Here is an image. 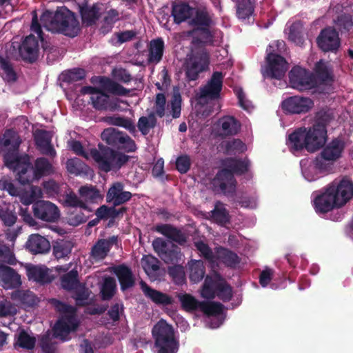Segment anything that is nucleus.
<instances>
[{
  "instance_id": "nucleus-1",
  "label": "nucleus",
  "mask_w": 353,
  "mask_h": 353,
  "mask_svg": "<svg viewBox=\"0 0 353 353\" xmlns=\"http://www.w3.org/2000/svg\"><path fill=\"white\" fill-rule=\"evenodd\" d=\"M20 143L18 134L12 130L6 131L1 140V149L5 152V163L17 173L21 184L32 183L53 172L52 165L44 158L37 159L34 168H30L29 157H19L17 154Z\"/></svg>"
},
{
  "instance_id": "nucleus-2",
  "label": "nucleus",
  "mask_w": 353,
  "mask_h": 353,
  "mask_svg": "<svg viewBox=\"0 0 353 353\" xmlns=\"http://www.w3.org/2000/svg\"><path fill=\"white\" fill-rule=\"evenodd\" d=\"M353 198V181L348 177L336 179L314 199L318 212H327L344 206Z\"/></svg>"
},
{
  "instance_id": "nucleus-3",
  "label": "nucleus",
  "mask_w": 353,
  "mask_h": 353,
  "mask_svg": "<svg viewBox=\"0 0 353 353\" xmlns=\"http://www.w3.org/2000/svg\"><path fill=\"white\" fill-rule=\"evenodd\" d=\"M68 147L75 154L88 160L93 159L98 168L105 172L119 169L128 159L126 155L107 146L99 145V149L86 151L79 141H70Z\"/></svg>"
},
{
  "instance_id": "nucleus-4",
  "label": "nucleus",
  "mask_w": 353,
  "mask_h": 353,
  "mask_svg": "<svg viewBox=\"0 0 353 353\" xmlns=\"http://www.w3.org/2000/svg\"><path fill=\"white\" fill-rule=\"evenodd\" d=\"M326 139L327 130L325 125L316 124L312 128H301L295 130L289 135L287 145L292 152L303 148L314 152L324 145Z\"/></svg>"
},
{
  "instance_id": "nucleus-5",
  "label": "nucleus",
  "mask_w": 353,
  "mask_h": 353,
  "mask_svg": "<svg viewBox=\"0 0 353 353\" xmlns=\"http://www.w3.org/2000/svg\"><path fill=\"white\" fill-rule=\"evenodd\" d=\"M81 92L83 94L91 95L90 99L96 109L114 111L121 110L119 103L123 102L119 100L110 101L108 96L104 92H107L117 95H126L129 91L108 78L100 77L98 88L90 86L84 87Z\"/></svg>"
},
{
  "instance_id": "nucleus-6",
  "label": "nucleus",
  "mask_w": 353,
  "mask_h": 353,
  "mask_svg": "<svg viewBox=\"0 0 353 353\" xmlns=\"http://www.w3.org/2000/svg\"><path fill=\"white\" fill-rule=\"evenodd\" d=\"M43 26L48 31L61 32L74 37L79 32V23L74 15L66 8H61L55 13L46 11L41 17Z\"/></svg>"
},
{
  "instance_id": "nucleus-7",
  "label": "nucleus",
  "mask_w": 353,
  "mask_h": 353,
  "mask_svg": "<svg viewBox=\"0 0 353 353\" xmlns=\"http://www.w3.org/2000/svg\"><path fill=\"white\" fill-rule=\"evenodd\" d=\"M178 298L182 307L187 311L194 310L201 307L202 311L208 316L205 322L209 327L217 328L222 324L224 318L221 304L217 303H201L194 296L185 293L179 294Z\"/></svg>"
},
{
  "instance_id": "nucleus-8",
  "label": "nucleus",
  "mask_w": 353,
  "mask_h": 353,
  "mask_svg": "<svg viewBox=\"0 0 353 353\" xmlns=\"http://www.w3.org/2000/svg\"><path fill=\"white\" fill-rule=\"evenodd\" d=\"M225 169L219 172L213 180L214 188H219L224 193H229L234 190L235 181L233 174H243L248 170L249 162L248 161H239L234 159H227L223 163Z\"/></svg>"
},
{
  "instance_id": "nucleus-9",
  "label": "nucleus",
  "mask_w": 353,
  "mask_h": 353,
  "mask_svg": "<svg viewBox=\"0 0 353 353\" xmlns=\"http://www.w3.org/2000/svg\"><path fill=\"white\" fill-rule=\"evenodd\" d=\"M52 303L61 317L54 327V336L63 341L68 340L70 334L74 332L79 325L74 307L68 306L57 300H52Z\"/></svg>"
},
{
  "instance_id": "nucleus-10",
  "label": "nucleus",
  "mask_w": 353,
  "mask_h": 353,
  "mask_svg": "<svg viewBox=\"0 0 353 353\" xmlns=\"http://www.w3.org/2000/svg\"><path fill=\"white\" fill-rule=\"evenodd\" d=\"M157 353H176L179 341L175 337L172 327L163 319L160 320L152 329Z\"/></svg>"
},
{
  "instance_id": "nucleus-11",
  "label": "nucleus",
  "mask_w": 353,
  "mask_h": 353,
  "mask_svg": "<svg viewBox=\"0 0 353 353\" xmlns=\"http://www.w3.org/2000/svg\"><path fill=\"white\" fill-rule=\"evenodd\" d=\"M223 78V76L221 72H215L207 84L201 89L199 94H197L198 103L195 105L198 116L201 115L202 117L209 114V112L205 113V110H202L203 106L201 103L205 99H214L219 97L222 88Z\"/></svg>"
},
{
  "instance_id": "nucleus-12",
  "label": "nucleus",
  "mask_w": 353,
  "mask_h": 353,
  "mask_svg": "<svg viewBox=\"0 0 353 353\" xmlns=\"http://www.w3.org/2000/svg\"><path fill=\"white\" fill-rule=\"evenodd\" d=\"M194 14H195V17L190 21V23L197 26L198 29L203 30L204 34H208V32H205L204 27L208 26L210 21L205 12H199L187 4L176 5L173 8L172 15L177 23L185 21Z\"/></svg>"
},
{
  "instance_id": "nucleus-13",
  "label": "nucleus",
  "mask_w": 353,
  "mask_h": 353,
  "mask_svg": "<svg viewBox=\"0 0 353 353\" xmlns=\"http://www.w3.org/2000/svg\"><path fill=\"white\" fill-rule=\"evenodd\" d=\"M209 63V54L205 49L193 50L188 56L185 65L188 79L189 80L196 79L199 73L208 69Z\"/></svg>"
},
{
  "instance_id": "nucleus-14",
  "label": "nucleus",
  "mask_w": 353,
  "mask_h": 353,
  "mask_svg": "<svg viewBox=\"0 0 353 353\" xmlns=\"http://www.w3.org/2000/svg\"><path fill=\"white\" fill-rule=\"evenodd\" d=\"M273 48L270 45L267 48L266 64L261 68V72L264 77L280 79L284 77L288 65L283 57L272 52Z\"/></svg>"
},
{
  "instance_id": "nucleus-15",
  "label": "nucleus",
  "mask_w": 353,
  "mask_h": 353,
  "mask_svg": "<svg viewBox=\"0 0 353 353\" xmlns=\"http://www.w3.org/2000/svg\"><path fill=\"white\" fill-rule=\"evenodd\" d=\"M216 293L221 299L228 301L232 296V290L219 275L207 276L201 291V296L213 299Z\"/></svg>"
},
{
  "instance_id": "nucleus-16",
  "label": "nucleus",
  "mask_w": 353,
  "mask_h": 353,
  "mask_svg": "<svg viewBox=\"0 0 353 353\" xmlns=\"http://www.w3.org/2000/svg\"><path fill=\"white\" fill-rule=\"evenodd\" d=\"M31 30L37 34V37L32 34L26 37L19 48L21 56L29 61L37 59L39 51L38 39H42L41 27L37 22V16L32 19Z\"/></svg>"
},
{
  "instance_id": "nucleus-17",
  "label": "nucleus",
  "mask_w": 353,
  "mask_h": 353,
  "mask_svg": "<svg viewBox=\"0 0 353 353\" xmlns=\"http://www.w3.org/2000/svg\"><path fill=\"white\" fill-rule=\"evenodd\" d=\"M301 166L302 174L308 181H314L332 171L331 164L319 158L311 161L303 159Z\"/></svg>"
},
{
  "instance_id": "nucleus-18",
  "label": "nucleus",
  "mask_w": 353,
  "mask_h": 353,
  "mask_svg": "<svg viewBox=\"0 0 353 353\" xmlns=\"http://www.w3.org/2000/svg\"><path fill=\"white\" fill-rule=\"evenodd\" d=\"M0 190H6L11 196H19L24 205H30L42 196L41 190L38 187L30 186L19 190L6 179L0 180Z\"/></svg>"
},
{
  "instance_id": "nucleus-19",
  "label": "nucleus",
  "mask_w": 353,
  "mask_h": 353,
  "mask_svg": "<svg viewBox=\"0 0 353 353\" xmlns=\"http://www.w3.org/2000/svg\"><path fill=\"white\" fill-rule=\"evenodd\" d=\"M289 75L290 85L294 89L302 91L309 90L315 85L313 75L299 66L293 68Z\"/></svg>"
},
{
  "instance_id": "nucleus-20",
  "label": "nucleus",
  "mask_w": 353,
  "mask_h": 353,
  "mask_svg": "<svg viewBox=\"0 0 353 353\" xmlns=\"http://www.w3.org/2000/svg\"><path fill=\"white\" fill-rule=\"evenodd\" d=\"M77 270H72L68 274L63 276L61 279V285L63 288L68 290H75L77 294L75 299L78 304H85V300L88 298V292L85 290L84 287L78 283Z\"/></svg>"
},
{
  "instance_id": "nucleus-21",
  "label": "nucleus",
  "mask_w": 353,
  "mask_h": 353,
  "mask_svg": "<svg viewBox=\"0 0 353 353\" xmlns=\"http://www.w3.org/2000/svg\"><path fill=\"white\" fill-rule=\"evenodd\" d=\"M152 245L155 252L165 263L177 261L181 256L176 245L170 242H165L161 238L154 239Z\"/></svg>"
},
{
  "instance_id": "nucleus-22",
  "label": "nucleus",
  "mask_w": 353,
  "mask_h": 353,
  "mask_svg": "<svg viewBox=\"0 0 353 353\" xmlns=\"http://www.w3.org/2000/svg\"><path fill=\"white\" fill-rule=\"evenodd\" d=\"M316 42L324 52H336L340 47L338 32L332 28L323 29L317 37Z\"/></svg>"
},
{
  "instance_id": "nucleus-23",
  "label": "nucleus",
  "mask_w": 353,
  "mask_h": 353,
  "mask_svg": "<svg viewBox=\"0 0 353 353\" xmlns=\"http://www.w3.org/2000/svg\"><path fill=\"white\" fill-rule=\"evenodd\" d=\"M313 101L301 96L291 97L282 103L283 110L291 114H301L308 112L313 107Z\"/></svg>"
},
{
  "instance_id": "nucleus-24",
  "label": "nucleus",
  "mask_w": 353,
  "mask_h": 353,
  "mask_svg": "<svg viewBox=\"0 0 353 353\" xmlns=\"http://www.w3.org/2000/svg\"><path fill=\"white\" fill-rule=\"evenodd\" d=\"M101 138L108 144H121L128 151H134L136 148L134 142L129 137L113 128L104 130L101 133Z\"/></svg>"
},
{
  "instance_id": "nucleus-25",
  "label": "nucleus",
  "mask_w": 353,
  "mask_h": 353,
  "mask_svg": "<svg viewBox=\"0 0 353 353\" xmlns=\"http://www.w3.org/2000/svg\"><path fill=\"white\" fill-rule=\"evenodd\" d=\"M34 214L36 217L45 221L53 222L59 217L57 207L49 201H40L33 205Z\"/></svg>"
},
{
  "instance_id": "nucleus-26",
  "label": "nucleus",
  "mask_w": 353,
  "mask_h": 353,
  "mask_svg": "<svg viewBox=\"0 0 353 353\" xmlns=\"http://www.w3.org/2000/svg\"><path fill=\"white\" fill-rule=\"evenodd\" d=\"M343 148V142L339 139H334L326 145L323 149L319 159L326 163H330L332 168V163L341 157Z\"/></svg>"
},
{
  "instance_id": "nucleus-27",
  "label": "nucleus",
  "mask_w": 353,
  "mask_h": 353,
  "mask_svg": "<svg viewBox=\"0 0 353 353\" xmlns=\"http://www.w3.org/2000/svg\"><path fill=\"white\" fill-rule=\"evenodd\" d=\"M0 283L5 289L19 288L21 285L20 275L10 267L0 266Z\"/></svg>"
},
{
  "instance_id": "nucleus-28",
  "label": "nucleus",
  "mask_w": 353,
  "mask_h": 353,
  "mask_svg": "<svg viewBox=\"0 0 353 353\" xmlns=\"http://www.w3.org/2000/svg\"><path fill=\"white\" fill-rule=\"evenodd\" d=\"M26 248L32 254H44L50 250V243L44 236L33 234L28 237Z\"/></svg>"
},
{
  "instance_id": "nucleus-29",
  "label": "nucleus",
  "mask_w": 353,
  "mask_h": 353,
  "mask_svg": "<svg viewBox=\"0 0 353 353\" xmlns=\"http://www.w3.org/2000/svg\"><path fill=\"white\" fill-rule=\"evenodd\" d=\"M123 186L120 183H116L109 189L107 194V201L112 202L114 205H120L131 198L130 192H123Z\"/></svg>"
},
{
  "instance_id": "nucleus-30",
  "label": "nucleus",
  "mask_w": 353,
  "mask_h": 353,
  "mask_svg": "<svg viewBox=\"0 0 353 353\" xmlns=\"http://www.w3.org/2000/svg\"><path fill=\"white\" fill-rule=\"evenodd\" d=\"M159 260L151 255L144 256L141 259V266L151 281L157 280L159 276Z\"/></svg>"
},
{
  "instance_id": "nucleus-31",
  "label": "nucleus",
  "mask_w": 353,
  "mask_h": 353,
  "mask_svg": "<svg viewBox=\"0 0 353 353\" xmlns=\"http://www.w3.org/2000/svg\"><path fill=\"white\" fill-rule=\"evenodd\" d=\"M35 141L37 146L43 154L54 156L55 152L50 145L51 134L44 130H36L34 132Z\"/></svg>"
},
{
  "instance_id": "nucleus-32",
  "label": "nucleus",
  "mask_w": 353,
  "mask_h": 353,
  "mask_svg": "<svg viewBox=\"0 0 353 353\" xmlns=\"http://www.w3.org/2000/svg\"><path fill=\"white\" fill-rule=\"evenodd\" d=\"M26 273L30 280L39 283H48L51 281L48 270L45 266L27 265Z\"/></svg>"
},
{
  "instance_id": "nucleus-33",
  "label": "nucleus",
  "mask_w": 353,
  "mask_h": 353,
  "mask_svg": "<svg viewBox=\"0 0 353 353\" xmlns=\"http://www.w3.org/2000/svg\"><path fill=\"white\" fill-rule=\"evenodd\" d=\"M154 230L157 232L180 244H182L186 240V236L180 230H178L170 225H158L155 227Z\"/></svg>"
},
{
  "instance_id": "nucleus-34",
  "label": "nucleus",
  "mask_w": 353,
  "mask_h": 353,
  "mask_svg": "<svg viewBox=\"0 0 353 353\" xmlns=\"http://www.w3.org/2000/svg\"><path fill=\"white\" fill-rule=\"evenodd\" d=\"M116 241V238L112 237L110 239L99 240L92 248V256L95 260L104 259L110 250L111 245Z\"/></svg>"
},
{
  "instance_id": "nucleus-35",
  "label": "nucleus",
  "mask_w": 353,
  "mask_h": 353,
  "mask_svg": "<svg viewBox=\"0 0 353 353\" xmlns=\"http://www.w3.org/2000/svg\"><path fill=\"white\" fill-rule=\"evenodd\" d=\"M144 294L157 304L168 305L172 303L170 297L165 294L150 288L143 281L140 282Z\"/></svg>"
},
{
  "instance_id": "nucleus-36",
  "label": "nucleus",
  "mask_w": 353,
  "mask_h": 353,
  "mask_svg": "<svg viewBox=\"0 0 353 353\" xmlns=\"http://www.w3.org/2000/svg\"><path fill=\"white\" fill-rule=\"evenodd\" d=\"M104 10V6L99 3L82 10L81 16L83 23L88 26L94 23Z\"/></svg>"
},
{
  "instance_id": "nucleus-37",
  "label": "nucleus",
  "mask_w": 353,
  "mask_h": 353,
  "mask_svg": "<svg viewBox=\"0 0 353 353\" xmlns=\"http://www.w3.org/2000/svg\"><path fill=\"white\" fill-rule=\"evenodd\" d=\"M114 272L120 281L122 290H124L133 285L134 279L128 268L124 265H120L115 267Z\"/></svg>"
},
{
  "instance_id": "nucleus-38",
  "label": "nucleus",
  "mask_w": 353,
  "mask_h": 353,
  "mask_svg": "<svg viewBox=\"0 0 353 353\" xmlns=\"http://www.w3.org/2000/svg\"><path fill=\"white\" fill-rule=\"evenodd\" d=\"M221 132L223 135H232L236 134L240 129V124L232 117H225L220 119Z\"/></svg>"
},
{
  "instance_id": "nucleus-39",
  "label": "nucleus",
  "mask_w": 353,
  "mask_h": 353,
  "mask_svg": "<svg viewBox=\"0 0 353 353\" xmlns=\"http://www.w3.org/2000/svg\"><path fill=\"white\" fill-rule=\"evenodd\" d=\"M66 168L70 174L75 175L88 174L90 172L89 167L77 158L68 160Z\"/></svg>"
},
{
  "instance_id": "nucleus-40",
  "label": "nucleus",
  "mask_w": 353,
  "mask_h": 353,
  "mask_svg": "<svg viewBox=\"0 0 353 353\" xmlns=\"http://www.w3.org/2000/svg\"><path fill=\"white\" fill-rule=\"evenodd\" d=\"M189 276L193 283H198L203 278L205 270L201 261H191L189 263Z\"/></svg>"
},
{
  "instance_id": "nucleus-41",
  "label": "nucleus",
  "mask_w": 353,
  "mask_h": 353,
  "mask_svg": "<svg viewBox=\"0 0 353 353\" xmlns=\"http://www.w3.org/2000/svg\"><path fill=\"white\" fill-rule=\"evenodd\" d=\"M79 194L82 201L86 203H96L102 199L98 190L92 186H83L79 189Z\"/></svg>"
},
{
  "instance_id": "nucleus-42",
  "label": "nucleus",
  "mask_w": 353,
  "mask_h": 353,
  "mask_svg": "<svg viewBox=\"0 0 353 353\" xmlns=\"http://www.w3.org/2000/svg\"><path fill=\"white\" fill-rule=\"evenodd\" d=\"M163 41L160 39L153 40L150 45L149 61L158 63L163 55Z\"/></svg>"
},
{
  "instance_id": "nucleus-43",
  "label": "nucleus",
  "mask_w": 353,
  "mask_h": 353,
  "mask_svg": "<svg viewBox=\"0 0 353 353\" xmlns=\"http://www.w3.org/2000/svg\"><path fill=\"white\" fill-rule=\"evenodd\" d=\"M301 29L302 26L299 22L290 24L288 23L285 30V33L288 35L290 40L296 44H301L302 43Z\"/></svg>"
},
{
  "instance_id": "nucleus-44",
  "label": "nucleus",
  "mask_w": 353,
  "mask_h": 353,
  "mask_svg": "<svg viewBox=\"0 0 353 353\" xmlns=\"http://www.w3.org/2000/svg\"><path fill=\"white\" fill-rule=\"evenodd\" d=\"M72 248V243L70 241H57L53 247V254L58 259H63L70 254Z\"/></svg>"
},
{
  "instance_id": "nucleus-45",
  "label": "nucleus",
  "mask_w": 353,
  "mask_h": 353,
  "mask_svg": "<svg viewBox=\"0 0 353 353\" xmlns=\"http://www.w3.org/2000/svg\"><path fill=\"white\" fill-rule=\"evenodd\" d=\"M216 257L219 260L223 261L229 266H232L239 262L238 256L222 248H217L216 251Z\"/></svg>"
},
{
  "instance_id": "nucleus-46",
  "label": "nucleus",
  "mask_w": 353,
  "mask_h": 353,
  "mask_svg": "<svg viewBox=\"0 0 353 353\" xmlns=\"http://www.w3.org/2000/svg\"><path fill=\"white\" fill-rule=\"evenodd\" d=\"M253 5L251 0H238L236 14L241 19H245L252 15Z\"/></svg>"
},
{
  "instance_id": "nucleus-47",
  "label": "nucleus",
  "mask_w": 353,
  "mask_h": 353,
  "mask_svg": "<svg viewBox=\"0 0 353 353\" xmlns=\"http://www.w3.org/2000/svg\"><path fill=\"white\" fill-rule=\"evenodd\" d=\"M34 344L35 339L31 336L24 330H21L19 332L18 335L16 336V346L28 350H31L34 347Z\"/></svg>"
},
{
  "instance_id": "nucleus-48",
  "label": "nucleus",
  "mask_w": 353,
  "mask_h": 353,
  "mask_svg": "<svg viewBox=\"0 0 353 353\" xmlns=\"http://www.w3.org/2000/svg\"><path fill=\"white\" fill-rule=\"evenodd\" d=\"M12 298L29 306L34 305L39 301L34 294L28 290L17 291L12 294Z\"/></svg>"
},
{
  "instance_id": "nucleus-49",
  "label": "nucleus",
  "mask_w": 353,
  "mask_h": 353,
  "mask_svg": "<svg viewBox=\"0 0 353 353\" xmlns=\"http://www.w3.org/2000/svg\"><path fill=\"white\" fill-rule=\"evenodd\" d=\"M315 72L322 81H329L332 78V70L328 63L321 60L316 63Z\"/></svg>"
},
{
  "instance_id": "nucleus-50",
  "label": "nucleus",
  "mask_w": 353,
  "mask_h": 353,
  "mask_svg": "<svg viewBox=\"0 0 353 353\" xmlns=\"http://www.w3.org/2000/svg\"><path fill=\"white\" fill-rule=\"evenodd\" d=\"M116 281L113 278L105 277L101 287V292L104 299H110L114 294Z\"/></svg>"
},
{
  "instance_id": "nucleus-51",
  "label": "nucleus",
  "mask_w": 353,
  "mask_h": 353,
  "mask_svg": "<svg viewBox=\"0 0 353 353\" xmlns=\"http://www.w3.org/2000/svg\"><path fill=\"white\" fill-rule=\"evenodd\" d=\"M212 212L213 219L220 223L224 224L228 221V214L222 203H217Z\"/></svg>"
},
{
  "instance_id": "nucleus-52",
  "label": "nucleus",
  "mask_w": 353,
  "mask_h": 353,
  "mask_svg": "<svg viewBox=\"0 0 353 353\" xmlns=\"http://www.w3.org/2000/svg\"><path fill=\"white\" fill-rule=\"evenodd\" d=\"M181 98L178 88H174L173 90V97L171 101V108L172 117L178 118L181 114Z\"/></svg>"
},
{
  "instance_id": "nucleus-53",
  "label": "nucleus",
  "mask_w": 353,
  "mask_h": 353,
  "mask_svg": "<svg viewBox=\"0 0 353 353\" xmlns=\"http://www.w3.org/2000/svg\"><path fill=\"white\" fill-rule=\"evenodd\" d=\"M65 203L68 206L72 207H79L81 208L87 210L89 212L92 211V209L89 208L85 202L80 198L79 199L74 194L70 193L66 195L65 199Z\"/></svg>"
},
{
  "instance_id": "nucleus-54",
  "label": "nucleus",
  "mask_w": 353,
  "mask_h": 353,
  "mask_svg": "<svg viewBox=\"0 0 353 353\" xmlns=\"http://www.w3.org/2000/svg\"><path fill=\"white\" fill-rule=\"evenodd\" d=\"M154 123L155 119L153 116H149L148 117H143L139 119L138 128L143 134H146L148 133L150 129L154 127Z\"/></svg>"
},
{
  "instance_id": "nucleus-55",
  "label": "nucleus",
  "mask_w": 353,
  "mask_h": 353,
  "mask_svg": "<svg viewBox=\"0 0 353 353\" xmlns=\"http://www.w3.org/2000/svg\"><path fill=\"white\" fill-rule=\"evenodd\" d=\"M169 274L176 284H181L185 281L184 270L181 265H175L170 268Z\"/></svg>"
},
{
  "instance_id": "nucleus-56",
  "label": "nucleus",
  "mask_w": 353,
  "mask_h": 353,
  "mask_svg": "<svg viewBox=\"0 0 353 353\" xmlns=\"http://www.w3.org/2000/svg\"><path fill=\"white\" fill-rule=\"evenodd\" d=\"M108 123L112 125L123 127L130 132H134L135 130L134 125L130 120L121 117H110L108 118Z\"/></svg>"
},
{
  "instance_id": "nucleus-57",
  "label": "nucleus",
  "mask_w": 353,
  "mask_h": 353,
  "mask_svg": "<svg viewBox=\"0 0 353 353\" xmlns=\"http://www.w3.org/2000/svg\"><path fill=\"white\" fill-rule=\"evenodd\" d=\"M119 212L114 208H108L102 205L97 209L96 215L99 219L114 218L119 214Z\"/></svg>"
},
{
  "instance_id": "nucleus-58",
  "label": "nucleus",
  "mask_w": 353,
  "mask_h": 353,
  "mask_svg": "<svg viewBox=\"0 0 353 353\" xmlns=\"http://www.w3.org/2000/svg\"><path fill=\"white\" fill-rule=\"evenodd\" d=\"M14 261L15 259L10 248L0 243V263L13 264Z\"/></svg>"
},
{
  "instance_id": "nucleus-59",
  "label": "nucleus",
  "mask_w": 353,
  "mask_h": 353,
  "mask_svg": "<svg viewBox=\"0 0 353 353\" xmlns=\"http://www.w3.org/2000/svg\"><path fill=\"white\" fill-rule=\"evenodd\" d=\"M247 150L246 145L240 140H232L226 143L227 152H243Z\"/></svg>"
},
{
  "instance_id": "nucleus-60",
  "label": "nucleus",
  "mask_w": 353,
  "mask_h": 353,
  "mask_svg": "<svg viewBox=\"0 0 353 353\" xmlns=\"http://www.w3.org/2000/svg\"><path fill=\"white\" fill-rule=\"evenodd\" d=\"M2 70V77L7 81H13L16 79V74L10 65L3 59L0 60Z\"/></svg>"
},
{
  "instance_id": "nucleus-61",
  "label": "nucleus",
  "mask_w": 353,
  "mask_h": 353,
  "mask_svg": "<svg viewBox=\"0 0 353 353\" xmlns=\"http://www.w3.org/2000/svg\"><path fill=\"white\" fill-rule=\"evenodd\" d=\"M235 93L239 99L240 105L245 110L250 111L253 108L252 103L246 99L245 94L241 88H236Z\"/></svg>"
},
{
  "instance_id": "nucleus-62",
  "label": "nucleus",
  "mask_w": 353,
  "mask_h": 353,
  "mask_svg": "<svg viewBox=\"0 0 353 353\" xmlns=\"http://www.w3.org/2000/svg\"><path fill=\"white\" fill-rule=\"evenodd\" d=\"M17 313V307L9 301L0 303V316H6L14 315Z\"/></svg>"
},
{
  "instance_id": "nucleus-63",
  "label": "nucleus",
  "mask_w": 353,
  "mask_h": 353,
  "mask_svg": "<svg viewBox=\"0 0 353 353\" xmlns=\"http://www.w3.org/2000/svg\"><path fill=\"white\" fill-rule=\"evenodd\" d=\"M190 161L188 156L179 157L176 161V166L179 172L185 173L190 168Z\"/></svg>"
},
{
  "instance_id": "nucleus-64",
  "label": "nucleus",
  "mask_w": 353,
  "mask_h": 353,
  "mask_svg": "<svg viewBox=\"0 0 353 353\" xmlns=\"http://www.w3.org/2000/svg\"><path fill=\"white\" fill-rule=\"evenodd\" d=\"M0 219L2 220L5 225L10 226L15 223L17 216L12 211H4L1 210Z\"/></svg>"
}]
</instances>
